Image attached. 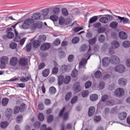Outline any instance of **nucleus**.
I'll use <instances>...</instances> for the list:
<instances>
[{
    "label": "nucleus",
    "mask_w": 130,
    "mask_h": 130,
    "mask_svg": "<svg viewBox=\"0 0 130 130\" xmlns=\"http://www.w3.org/2000/svg\"><path fill=\"white\" fill-rule=\"evenodd\" d=\"M119 47V43L117 41H114L112 43V47L109 49V53L111 55L114 54L115 50L114 49Z\"/></svg>",
    "instance_id": "obj_1"
},
{
    "label": "nucleus",
    "mask_w": 130,
    "mask_h": 130,
    "mask_svg": "<svg viewBox=\"0 0 130 130\" xmlns=\"http://www.w3.org/2000/svg\"><path fill=\"white\" fill-rule=\"evenodd\" d=\"M33 23H34V21L32 19L30 18L26 19L21 25V28L22 29H29Z\"/></svg>",
    "instance_id": "obj_2"
},
{
    "label": "nucleus",
    "mask_w": 130,
    "mask_h": 130,
    "mask_svg": "<svg viewBox=\"0 0 130 130\" xmlns=\"http://www.w3.org/2000/svg\"><path fill=\"white\" fill-rule=\"evenodd\" d=\"M25 109H26V105L25 104H21L20 107L19 106H15L14 109V114H17L18 113L19 111L20 112H23Z\"/></svg>",
    "instance_id": "obj_3"
},
{
    "label": "nucleus",
    "mask_w": 130,
    "mask_h": 130,
    "mask_svg": "<svg viewBox=\"0 0 130 130\" xmlns=\"http://www.w3.org/2000/svg\"><path fill=\"white\" fill-rule=\"evenodd\" d=\"M114 70L115 72H117L118 73H124L125 72V67L122 64H120L116 66Z\"/></svg>",
    "instance_id": "obj_4"
},
{
    "label": "nucleus",
    "mask_w": 130,
    "mask_h": 130,
    "mask_svg": "<svg viewBox=\"0 0 130 130\" xmlns=\"http://www.w3.org/2000/svg\"><path fill=\"white\" fill-rule=\"evenodd\" d=\"M110 60L111 63H112L113 64H117L118 63H119L120 61V59H119V57H118L116 55L112 56Z\"/></svg>",
    "instance_id": "obj_5"
},
{
    "label": "nucleus",
    "mask_w": 130,
    "mask_h": 130,
    "mask_svg": "<svg viewBox=\"0 0 130 130\" xmlns=\"http://www.w3.org/2000/svg\"><path fill=\"white\" fill-rule=\"evenodd\" d=\"M124 93V90L123 88H118L114 92V95L116 97H120Z\"/></svg>",
    "instance_id": "obj_6"
},
{
    "label": "nucleus",
    "mask_w": 130,
    "mask_h": 130,
    "mask_svg": "<svg viewBox=\"0 0 130 130\" xmlns=\"http://www.w3.org/2000/svg\"><path fill=\"white\" fill-rule=\"evenodd\" d=\"M0 62L2 66H6L9 63V57L6 56H3L0 58Z\"/></svg>",
    "instance_id": "obj_7"
},
{
    "label": "nucleus",
    "mask_w": 130,
    "mask_h": 130,
    "mask_svg": "<svg viewBox=\"0 0 130 130\" xmlns=\"http://www.w3.org/2000/svg\"><path fill=\"white\" fill-rule=\"evenodd\" d=\"M86 63H87V60H86V58H83L79 63L80 71H82V69L83 70H86V67H85V66H86Z\"/></svg>",
    "instance_id": "obj_8"
},
{
    "label": "nucleus",
    "mask_w": 130,
    "mask_h": 130,
    "mask_svg": "<svg viewBox=\"0 0 130 130\" xmlns=\"http://www.w3.org/2000/svg\"><path fill=\"white\" fill-rule=\"evenodd\" d=\"M41 18V14L40 13L38 12L36 13H34L32 16L31 18H30L31 20L34 21V23L35 20H39Z\"/></svg>",
    "instance_id": "obj_9"
},
{
    "label": "nucleus",
    "mask_w": 130,
    "mask_h": 130,
    "mask_svg": "<svg viewBox=\"0 0 130 130\" xmlns=\"http://www.w3.org/2000/svg\"><path fill=\"white\" fill-rule=\"evenodd\" d=\"M73 89L75 93H79L81 91V87H80V82H76L73 86Z\"/></svg>",
    "instance_id": "obj_10"
},
{
    "label": "nucleus",
    "mask_w": 130,
    "mask_h": 130,
    "mask_svg": "<svg viewBox=\"0 0 130 130\" xmlns=\"http://www.w3.org/2000/svg\"><path fill=\"white\" fill-rule=\"evenodd\" d=\"M115 17H117L118 19L120 20V23H122L123 24H127L129 21V19L127 18L121 17L118 16H115Z\"/></svg>",
    "instance_id": "obj_11"
},
{
    "label": "nucleus",
    "mask_w": 130,
    "mask_h": 130,
    "mask_svg": "<svg viewBox=\"0 0 130 130\" xmlns=\"http://www.w3.org/2000/svg\"><path fill=\"white\" fill-rule=\"evenodd\" d=\"M102 61L104 67H108V65L111 62L110 59L108 57L104 58Z\"/></svg>",
    "instance_id": "obj_12"
},
{
    "label": "nucleus",
    "mask_w": 130,
    "mask_h": 130,
    "mask_svg": "<svg viewBox=\"0 0 130 130\" xmlns=\"http://www.w3.org/2000/svg\"><path fill=\"white\" fill-rule=\"evenodd\" d=\"M27 59L26 58H21L19 61V63L21 67L27 66Z\"/></svg>",
    "instance_id": "obj_13"
},
{
    "label": "nucleus",
    "mask_w": 130,
    "mask_h": 130,
    "mask_svg": "<svg viewBox=\"0 0 130 130\" xmlns=\"http://www.w3.org/2000/svg\"><path fill=\"white\" fill-rule=\"evenodd\" d=\"M49 48H50V44L49 43L44 44L41 46V50H42V51L48 50Z\"/></svg>",
    "instance_id": "obj_14"
},
{
    "label": "nucleus",
    "mask_w": 130,
    "mask_h": 130,
    "mask_svg": "<svg viewBox=\"0 0 130 130\" xmlns=\"http://www.w3.org/2000/svg\"><path fill=\"white\" fill-rule=\"evenodd\" d=\"M10 62L11 66L15 67L17 65V63H18V58L16 57L11 58Z\"/></svg>",
    "instance_id": "obj_15"
},
{
    "label": "nucleus",
    "mask_w": 130,
    "mask_h": 130,
    "mask_svg": "<svg viewBox=\"0 0 130 130\" xmlns=\"http://www.w3.org/2000/svg\"><path fill=\"white\" fill-rule=\"evenodd\" d=\"M119 36L120 39L124 40L127 38V34L124 31H120L119 33Z\"/></svg>",
    "instance_id": "obj_16"
},
{
    "label": "nucleus",
    "mask_w": 130,
    "mask_h": 130,
    "mask_svg": "<svg viewBox=\"0 0 130 130\" xmlns=\"http://www.w3.org/2000/svg\"><path fill=\"white\" fill-rule=\"evenodd\" d=\"M127 81L126 79L121 78L119 79L118 80V84L120 85V86H125L126 85Z\"/></svg>",
    "instance_id": "obj_17"
},
{
    "label": "nucleus",
    "mask_w": 130,
    "mask_h": 130,
    "mask_svg": "<svg viewBox=\"0 0 130 130\" xmlns=\"http://www.w3.org/2000/svg\"><path fill=\"white\" fill-rule=\"evenodd\" d=\"M14 32L15 33V37L14 38V41L15 42H19L21 41V37L19 36V34H18V32L16 30V29H14Z\"/></svg>",
    "instance_id": "obj_18"
},
{
    "label": "nucleus",
    "mask_w": 130,
    "mask_h": 130,
    "mask_svg": "<svg viewBox=\"0 0 130 130\" xmlns=\"http://www.w3.org/2000/svg\"><path fill=\"white\" fill-rule=\"evenodd\" d=\"M118 116L120 120H123V119H125V118H126V113L121 112L119 114Z\"/></svg>",
    "instance_id": "obj_19"
},
{
    "label": "nucleus",
    "mask_w": 130,
    "mask_h": 130,
    "mask_svg": "<svg viewBox=\"0 0 130 130\" xmlns=\"http://www.w3.org/2000/svg\"><path fill=\"white\" fill-rule=\"evenodd\" d=\"M64 80V78L62 75H59L58 76V84L59 86H61L62 84H63V80Z\"/></svg>",
    "instance_id": "obj_20"
},
{
    "label": "nucleus",
    "mask_w": 130,
    "mask_h": 130,
    "mask_svg": "<svg viewBox=\"0 0 130 130\" xmlns=\"http://www.w3.org/2000/svg\"><path fill=\"white\" fill-rule=\"evenodd\" d=\"M46 40V36L45 35H43V36H39L38 38V41L39 42L40 44L41 43V42H44Z\"/></svg>",
    "instance_id": "obj_21"
},
{
    "label": "nucleus",
    "mask_w": 130,
    "mask_h": 130,
    "mask_svg": "<svg viewBox=\"0 0 130 130\" xmlns=\"http://www.w3.org/2000/svg\"><path fill=\"white\" fill-rule=\"evenodd\" d=\"M31 79V75H28L27 76V77H21L20 79V82H28V81H29V80H30Z\"/></svg>",
    "instance_id": "obj_22"
},
{
    "label": "nucleus",
    "mask_w": 130,
    "mask_h": 130,
    "mask_svg": "<svg viewBox=\"0 0 130 130\" xmlns=\"http://www.w3.org/2000/svg\"><path fill=\"white\" fill-rule=\"evenodd\" d=\"M32 28H33L34 29H36V28H38V29H41V28H42V24L38 22L32 24Z\"/></svg>",
    "instance_id": "obj_23"
},
{
    "label": "nucleus",
    "mask_w": 130,
    "mask_h": 130,
    "mask_svg": "<svg viewBox=\"0 0 130 130\" xmlns=\"http://www.w3.org/2000/svg\"><path fill=\"white\" fill-rule=\"evenodd\" d=\"M122 45L124 48H128V47H130V41H124L122 42Z\"/></svg>",
    "instance_id": "obj_24"
},
{
    "label": "nucleus",
    "mask_w": 130,
    "mask_h": 130,
    "mask_svg": "<svg viewBox=\"0 0 130 130\" xmlns=\"http://www.w3.org/2000/svg\"><path fill=\"white\" fill-rule=\"evenodd\" d=\"M94 113H95V108L94 107H91L88 110V115L92 116Z\"/></svg>",
    "instance_id": "obj_25"
},
{
    "label": "nucleus",
    "mask_w": 130,
    "mask_h": 130,
    "mask_svg": "<svg viewBox=\"0 0 130 130\" xmlns=\"http://www.w3.org/2000/svg\"><path fill=\"white\" fill-rule=\"evenodd\" d=\"M100 22L101 23H103L104 24H106L107 23H108V17H102L99 19Z\"/></svg>",
    "instance_id": "obj_26"
},
{
    "label": "nucleus",
    "mask_w": 130,
    "mask_h": 130,
    "mask_svg": "<svg viewBox=\"0 0 130 130\" xmlns=\"http://www.w3.org/2000/svg\"><path fill=\"white\" fill-rule=\"evenodd\" d=\"M50 74V71L49 69H45L42 72V75L45 78H46V77H48Z\"/></svg>",
    "instance_id": "obj_27"
},
{
    "label": "nucleus",
    "mask_w": 130,
    "mask_h": 130,
    "mask_svg": "<svg viewBox=\"0 0 130 130\" xmlns=\"http://www.w3.org/2000/svg\"><path fill=\"white\" fill-rule=\"evenodd\" d=\"M72 92H68L66 93V95L65 96V100L66 101H69L71 98H72Z\"/></svg>",
    "instance_id": "obj_28"
},
{
    "label": "nucleus",
    "mask_w": 130,
    "mask_h": 130,
    "mask_svg": "<svg viewBox=\"0 0 130 130\" xmlns=\"http://www.w3.org/2000/svg\"><path fill=\"white\" fill-rule=\"evenodd\" d=\"M49 19L53 21V22H56L57 21H58V17L55 15H51Z\"/></svg>",
    "instance_id": "obj_29"
},
{
    "label": "nucleus",
    "mask_w": 130,
    "mask_h": 130,
    "mask_svg": "<svg viewBox=\"0 0 130 130\" xmlns=\"http://www.w3.org/2000/svg\"><path fill=\"white\" fill-rule=\"evenodd\" d=\"M90 99L91 101H96L98 99V95L96 94H91L90 96Z\"/></svg>",
    "instance_id": "obj_30"
},
{
    "label": "nucleus",
    "mask_w": 130,
    "mask_h": 130,
    "mask_svg": "<svg viewBox=\"0 0 130 130\" xmlns=\"http://www.w3.org/2000/svg\"><path fill=\"white\" fill-rule=\"evenodd\" d=\"M12 113H13V110L11 109H8L5 112V115L9 117V116L12 115Z\"/></svg>",
    "instance_id": "obj_31"
},
{
    "label": "nucleus",
    "mask_w": 130,
    "mask_h": 130,
    "mask_svg": "<svg viewBox=\"0 0 130 130\" xmlns=\"http://www.w3.org/2000/svg\"><path fill=\"white\" fill-rule=\"evenodd\" d=\"M9 103V99L8 98H5L2 101V104L3 106H6V105Z\"/></svg>",
    "instance_id": "obj_32"
},
{
    "label": "nucleus",
    "mask_w": 130,
    "mask_h": 130,
    "mask_svg": "<svg viewBox=\"0 0 130 130\" xmlns=\"http://www.w3.org/2000/svg\"><path fill=\"white\" fill-rule=\"evenodd\" d=\"M8 125H9V123L7 121H3L0 124V126L2 128H6Z\"/></svg>",
    "instance_id": "obj_33"
},
{
    "label": "nucleus",
    "mask_w": 130,
    "mask_h": 130,
    "mask_svg": "<svg viewBox=\"0 0 130 130\" xmlns=\"http://www.w3.org/2000/svg\"><path fill=\"white\" fill-rule=\"evenodd\" d=\"M110 27L113 28V29H115V28H117V26H118V23L116 21H113L110 24Z\"/></svg>",
    "instance_id": "obj_34"
},
{
    "label": "nucleus",
    "mask_w": 130,
    "mask_h": 130,
    "mask_svg": "<svg viewBox=\"0 0 130 130\" xmlns=\"http://www.w3.org/2000/svg\"><path fill=\"white\" fill-rule=\"evenodd\" d=\"M40 45V43H39L37 40L34 41L32 42V47L34 48H37Z\"/></svg>",
    "instance_id": "obj_35"
},
{
    "label": "nucleus",
    "mask_w": 130,
    "mask_h": 130,
    "mask_svg": "<svg viewBox=\"0 0 130 130\" xmlns=\"http://www.w3.org/2000/svg\"><path fill=\"white\" fill-rule=\"evenodd\" d=\"M49 92L50 94H55L56 93V89L54 87L52 86L49 88Z\"/></svg>",
    "instance_id": "obj_36"
},
{
    "label": "nucleus",
    "mask_w": 130,
    "mask_h": 130,
    "mask_svg": "<svg viewBox=\"0 0 130 130\" xmlns=\"http://www.w3.org/2000/svg\"><path fill=\"white\" fill-rule=\"evenodd\" d=\"M25 49L27 52L31 51V49H32V44H31V43L27 44L26 45Z\"/></svg>",
    "instance_id": "obj_37"
},
{
    "label": "nucleus",
    "mask_w": 130,
    "mask_h": 130,
    "mask_svg": "<svg viewBox=\"0 0 130 130\" xmlns=\"http://www.w3.org/2000/svg\"><path fill=\"white\" fill-rule=\"evenodd\" d=\"M97 16H93L91 17L89 20V24H93V23H94V22L97 21Z\"/></svg>",
    "instance_id": "obj_38"
},
{
    "label": "nucleus",
    "mask_w": 130,
    "mask_h": 130,
    "mask_svg": "<svg viewBox=\"0 0 130 130\" xmlns=\"http://www.w3.org/2000/svg\"><path fill=\"white\" fill-rule=\"evenodd\" d=\"M16 121L17 123H20V122H22V121H23V116L21 115H18L16 118Z\"/></svg>",
    "instance_id": "obj_39"
},
{
    "label": "nucleus",
    "mask_w": 130,
    "mask_h": 130,
    "mask_svg": "<svg viewBox=\"0 0 130 130\" xmlns=\"http://www.w3.org/2000/svg\"><path fill=\"white\" fill-rule=\"evenodd\" d=\"M63 82L64 84H69L70 82H71V77L70 76H66L63 80Z\"/></svg>",
    "instance_id": "obj_40"
},
{
    "label": "nucleus",
    "mask_w": 130,
    "mask_h": 130,
    "mask_svg": "<svg viewBox=\"0 0 130 130\" xmlns=\"http://www.w3.org/2000/svg\"><path fill=\"white\" fill-rule=\"evenodd\" d=\"M106 105H108V106H113V105H114V100L111 99L107 102Z\"/></svg>",
    "instance_id": "obj_41"
},
{
    "label": "nucleus",
    "mask_w": 130,
    "mask_h": 130,
    "mask_svg": "<svg viewBox=\"0 0 130 130\" xmlns=\"http://www.w3.org/2000/svg\"><path fill=\"white\" fill-rule=\"evenodd\" d=\"M60 10L58 8H55L53 9L52 13L54 15H58L59 14Z\"/></svg>",
    "instance_id": "obj_42"
},
{
    "label": "nucleus",
    "mask_w": 130,
    "mask_h": 130,
    "mask_svg": "<svg viewBox=\"0 0 130 130\" xmlns=\"http://www.w3.org/2000/svg\"><path fill=\"white\" fill-rule=\"evenodd\" d=\"M53 120V116L52 115H50L48 116L47 121L48 123H50Z\"/></svg>",
    "instance_id": "obj_43"
},
{
    "label": "nucleus",
    "mask_w": 130,
    "mask_h": 130,
    "mask_svg": "<svg viewBox=\"0 0 130 130\" xmlns=\"http://www.w3.org/2000/svg\"><path fill=\"white\" fill-rule=\"evenodd\" d=\"M71 76L73 78L77 77L78 76V71H77L76 69H74L71 73Z\"/></svg>",
    "instance_id": "obj_44"
},
{
    "label": "nucleus",
    "mask_w": 130,
    "mask_h": 130,
    "mask_svg": "<svg viewBox=\"0 0 130 130\" xmlns=\"http://www.w3.org/2000/svg\"><path fill=\"white\" fill-rule=\"evenodd\" d=\"M102 76V73L100 71H98L95 73V77L97 78H101Z\"/></svg>",
    "instance_id": "obj_45"
},
{
    "label": "nucleus",
    "mask_w": 130,
    "mask_h": 130,
    "mask_svg": "<svg viewBox=\"0 0 130 130\" xmlns=\"http://www.w3.org/2000/svg\"><path fill=\"white\" fill-rule=\"evenodd\" d=\"M105 87V83H104L103 81H101L100 83L99 89H100V90H103V89H104Z\"/></svg>",
    "instance_id": "obj_46"
},
{
    "label": "nucleus",
    "mask_w": 130,
    "mask_h": 130,
    "mask_svg": "<svg viewBox=\"0 0 130 130\" xmlns=\"http://www.w3.org/2000/svg\"><path fill=\"white\" fill-rule=\"evenodd\" d=\"M14 36V33L12 32H7V38H9V39H12L13 38Z\"/></svg>",
    "instance_id": "obj_47"
},
{
    "label": "nucleus",
    "mask_w": 130,
    "mask_h": 130,
    "mask_svg": "<svg viewBox=\"0 0 130 130\" xmlns=\"http://www.w3.org/2000/svg\"><path fill=\"white\" fill-rule=\"evenodd\" d=\"M78 101V96H74L71 101V104H75Z\"/></svg>",
    "instance_id": "obj_48"
},
{
    "label": "nucleus",
    "mask_w": 130,
    "mask_h": 130,
    "mask_svg": "<svg viewBox=\"0 0 130 130\" xmlns=\"http://www.w3.org/2000/svg\"><path fill=\"white\" fill-rule=\"evenodd\" d=\"M88 95H89V91L88 90H84L82 92V96L83 98H86Z\"/></svg>",
    "instance_id": "obj_49"
},
{
    "label": "nucleus",
    "mask_w": 130,
    "mask_h": 130,
    "mask_svg": "<svg viewBox=\"0 0 130 130\" xmlns=\"http://www.w3.org/2000/svg\"><path fill=\"white\" fill-rule=\"evenodd\" d=\"M62 13L64 16L69 15V11H68V9H67L66 8L62 9Z\"/></svg>",
    "instance_id": "obj_50"
},
{
    "label": "nucleus",
    "mask_w": 130,
    "mask_h": 130,
    "mask_svg": "<svg viewBox=\"0 0 130 130\" xmlns=\"http://www.w3.org/2000/svg\"><path fill=\"white\" fill-rule=\"evenodd\" d=\"M91 85H92V82H91V81H88L86 82L85 84V89H88V88H90Z\"/></svg>",
    "instance_id": "obj_51"
},
{
    "label": "nucleus",
    "mask_w": 130,
    "mask_h": 130,
    "mask_svg": "<svg viewBox=\"0 0 130 130\" xmlns=\"http://www.w3.org/2000/svg\"><path fill=\"white\" fill-rule=\"evenodd\" d=\"M10 47L11 48V49H16V48H17V44L16 43H11L10 44Z\"/></svg>",
    "instance_id": "obj_52"
},
{
    "label": "nucleus",
    "mask_w": 130,
    "mask_h": 130,
    "mask_svg": "<svg viewBox=\"0 0 130 130\" xmlns=\"http://www.w3.org/2000/svg\"><path fill=\"white\" fill-rule=\"evenodd\" d=\"M96 37H94L93 39L89 40L88 42L89 44H90L91 45H93V44H94L96 42Z\"/></svg>",
    "instance_id": "obj_53"
},
{
    "label": "nucleus",
    "mask_w": 130,
    "mask_h": 130,
    "mask_svg": "<svg viewBox=\"0 0 130 130\" xmlns=\"http://www.w3.org/2000/svg\"><path fill=\"white\" fill-rule=\"evenodd\" d=\"M93 27L95 29H99V28H101V23L100 22L94 23L93 24Z\"/></svg>",
    "instance_id": "obj_54"
},
{
    "label": "nucleus",
    "mask_w": 130,
    "mask_h": 130,
    "mask_svg": "<svg viewBox=\"0 0 130 130\" xmlns=\"http://www.w3.org/2000/svg\"><path fill=\"white\" fill-rule=\"evenodd\" d=\"M53 44L55 46H57V45H59L60 44V40L58 39L55 40V41L53 42Z\"/></svg>",
    "instance_id": "obj_55"
},
{
    "label": "nucleus",
    "mask_w": 130,
    "mask_h": 130,
    "mask_svg": "<svg viewBox=\"0 0 130 130\" xmlns=\"http://www.w3.org/2000/svg\"><path fill=\"white\" fill-rule=\"evenodd\" d=\"M38 118L41 121L44 120V115L42 113H39L38 115Z\"/></svg>",
    "instance_id": "obj_56"
},
{
    "label": "nucleus",
    "mask_w": 130,
    "mask_h": 130,
    "mask_svg": "<svg viewBox=\"0 0 130 130\" xmlns=\"http://www.w3.org/2000/svg\"><path fill=\"white\" fill-rule=\"evenodd\" d=\"M105 40V37H104V36L102 35L99 37V41H100V42L103 43L104 42Z\"/></svg>",
    "instance_id": "obj_57"
},
{
    "label": "nucleus",
    "mask_w": 130,
    "mask_h": 130,
    "mask_svg": "<svg viewBox=\"0 0 130 130\" xmlns=\"http://www.w3.org/2000/svg\"><path fill=\"white\" fill-rule=\"evenodd\" d=\"M101 120V117L100 116H96L94 117V122H99Z\"/></svg>",
    "instance_id": "obj_58"
},
{
    "label": "nucleus",
    "mask_w": 130,
    "mask_h": 130,
    "mask_svg": "<svg viewBox=\"0 0 130 130\" xmlns=\"http://www.w3.org/2000/svg\"><path fill=\"white\" fill-rule=\"evenodd\" d=\"M80 41V39L78 37H75L72 40V43H73L74 44H76V43H78Z\"/></svg>",
    "instance_id": "obj_59"
},
{
    "label": "nucleus",
    "mask_w": 130,
    "mask_h": 130,
    "mask_svg": "<svg viewBox=\"0 0 130 130\" xmlns=\"http://www.w3.org/2000/svg\"><path fill=\"white\" fill-rule=\"evenodd\" d=\"M59 25H62L63 24H64V18H63V17H61L59 18Z\"/></svg>",
    "instance_id": "obj_60"
},
{
    "label": "nucleus",
    "mask_w": 130,
    "mask_h": 130,
    "mask_svg": "<svg viewBox=\"0 0 130 130\" xmlns=\"http://www.w3.org/2000/svg\"><path fill=\"white\" fill-rule=\"evenodd\" d=\"M87 49H88V45L83 44L81 46V50H82V51H85V50H87Z\"/></svg>",
    "instance_id": "obj_61"
},
{
    "label": "nucleus",
    "mask_w": 130,
    "mask_h": 130,
    "mask_svg": "<svg viewBox=\"0 0 130 130\" xmlns=\"http://www.w3.org/2000/svg\"><path fill=\"white\" fill-rule=\"evenodd\" d=\"M105 31H106V28L104 27L100 28L98 30V33H104Z\"/></svg>",
    "instance_id": "obj_62"
},
{
    "label": "nucleus",
    "mask_w": 130,
    "mask_h": 130,
    "mask_svg": "<svg viewBox=\"0 0 130 130\" xmlns=\"http://www.w3.org/2000/svg\"><path fill=\"white\" fill-rule=\"evenodd\" d=\"M44 68H45V63L44 62H42L39 66L38 70H42Z\"/></svg>",
    "instance_id": "obj_63"
},
{
    "label": "nucleus",
    "mask_w": 130,
    "mask_h": 130,
    "mask_svg": "<svg viewBox=\"0 0 130 130\" xmlns=\"http://www.w3.org/2000/svg\"><path fill=\"white\" fill-rule=\"evenodd\" d=\"M126 66L127 68H130V58H127L126 59Z\"/></svg>",
    "instance_id": "obj_64"
}]
</instances>
